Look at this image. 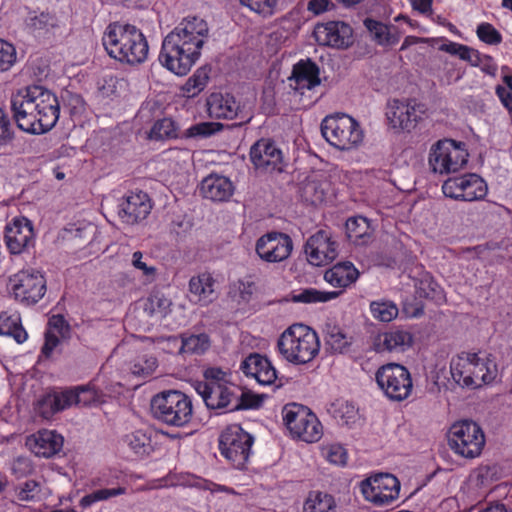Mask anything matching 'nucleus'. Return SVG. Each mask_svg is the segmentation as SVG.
<instances>
[{"instance_id":"f704fd0d","label":"nucleus","mask_w":512,"mask_h":512,"mask_svg":"<svg viewBox=\"0 0 512 512\" xmlns=\"http://www.w3.org/2000/svg\"><path fill=\"white\" fill-rule=\"evenodd\" d=\"M69 408L66 390L48 393L41 397L36 404V412L44 419H50L54 414Z\"/></svg>"},{"instance_id":"58836bf2","label":"nucleus","mask_w":512,"mask_h":512,"mask_svg":"<svg viewBox=\"0 0 512 512\" xmlns=\"http://www.w3.org/2000/svg\"><path fill=\"white\" fill-rule=\"evenodd\" d=\"M334 498L321 492L310 493L303 505V512H335Z\"/></svg>"},{"instance_id":"39448f33","label":"nucleus","mask_w":512,"mask_h":512,"mask_svg":"<svg viewBox=\"0 0 512 512\" xmlns=\"http://www.w3.org/2000/svg\"><path fill=\"white\" fill-rule=\"evenodd\" d=\"M277 347L284 360L294 365L311 362L320 351L317 333L304 324H293L279 337Z\"/></svg>"},{"instance_id":"473e14b6","label":"nucleus","mask_w":512,"mask_h":512,"mask_svg":"<svg viewBox=\"0 0 512 512\" xmlns=\"http://www.w3.org/2000/svg\"><path fill=\"white\" fill-rule=\"evenodd\" d=\"M0 335L9 336L18 344H22L28 339V333L23 327L20 314L17 311L7 310L0 313Z\"/></svg>"},{"instance_id":"aec40b11","label":"nucleus","mask_w":512,"mask_h":512,"mask_svg":"<svg viewBox=\"0 0 512 512\" xmlns=\"http://www.w3.org/2000/svg\"><path fill=\"white\" fill-rule=\"evenodd\" d=\"M151 200L143 191L131 192L125 195L118 204V216L123 223L137 224L150 214Z\"/></svg>"},{"instance_id":"864d4df0","label":"nucleus","mask_w":512,"mask_h":512,"mask_svg":"<svg viewBox=\"0 0 512 512\" xmlns=\"http://www.w3.org/2000/svg\"><path fill=\"white\" fill-rule=\"evenodd\" d=\"M150 137L155 140L177 137V127L171 118L158 120L152 127Z\"/></svg>"},{"instance_id":"3c124183","label":"nucleus","mask_w":512,"mask_h":512,"mask_svg":"<svg viewBox=\"0 0 512 512\" xmlns=\"http://www.w3.org/2000/svg\"><path fill=\"white\" fill-rule=\"evenodd\" d=\"M242 6L260 15L263 18L275 14L278 0H239Z\"/></svg>"},{"instance_id":"338daca9","label":"nucleus","mask_w":512,"mask_h":512,"mask_svg":"<svg viewBox=\"0 0 512 512\" xmlns=\"http://www.w3.org/2000/svg\"><path fill=\"white\" fill-rule=\"evenodd\" d=\"M475 67L480 68L482 72L490 76H495L497 73V64L494 59L482 53Z\"/></svg>"},{"instance_id":"774afa93","label":"nucleus","mask_w":512,"mask_h":512,"mask_svg":"<svg viewBox=\"0 0 512 512\" xmlns=\"http://www.w3.org/2000/svg\"><path fill=\"white\" fill-rule=\"evenodd\" d=\"M60 335H57L55 332L51 330H47L45 333V343L42 347V353L49 357L54 349L59 345L60 343Z\"/></svg>"},{"instance_id":"0eeeda50","label":"nucleus","mask_w":512,"mask_h":512,"mask_svg":"<svg viewBox=\"0 0 512 512\" xmlns=\"http://www.w3.org/2000/svg\"><path fill=\"white\" fill-rule=\"evenodd\" d=\"M151 412L156 419L165 424L182 427L190 422L193 405L185 393L178 390H167L152 398Z\"/></svg>"},{"instance_id":"9d476101","label":"nucleus","mask_w":512,"mask_h":512,"mask_svg":"<svg viewBox=\"0 0 512 512\" xmlns=\"http://www.w3.org/2000/svg\"><path fill=\"white\" fill-rule=\"evenodd\" d=\"M450 449L466 459L478 457L485 445V435L481 427L469 420L454 423L448 433Z\"/></svg>"},{"instance_id":"37998d69","label":"nucleus","mask_w":512,"mask_h":512,"mask_svg":"<svg viewBox=\"0 0 512 512\" xmlns=\"http://www.w3.org/2000/svg\"><path fill=\"white\" fill-rule=\"evenodd\" d=\"M171 300L162 293L151 294L145 301L144 312L150 316L164 317L170 310Z\"/></svg>"},{"instance_id":"e433bc0d","label":"nucleus","mask_w":512,"mask_h":512,"mask_svg":"<svg viewBox=\"0 0 512 512\" xmlns=\"http://www.w3.org/2000/svg\"><path fill=\"white\" fill-rule=\"evenodd\" d=\"M439 50L450 55L457 56L459 59L468 62L473 67L476 66L481 55L477 49L453 41H446L441 44L439 46Z\"/></svg>"},{"instance_id":"c756f323","label":"nucleus","mask_w":512,"mask_h":512,"mask_svg":"<svg viewBox=\"0 0 512 512\" xmlns=\"http://www.w3.org/2000/svg\"><path fill=\"white\" fill-rule=\"evenodd\" d=\"M169 342L180 344L179 354L203 355L211 347V339L207 333L189 334L183 333L179 337L172 336Z\"/></svg>"},{"instance_id":"5701e85b","label":"nucleus","mask_w":512,"mask_h":512,"mask_svg":"<svg viewBox=\"0 0 512 512\" xmlns=\"http://www.w3.org/2000/svg\"><path fill=\"white\" fill-rule=\"evenodd\" d=\"M5 241L12 254H20L34 241L31 222L25 217H16L6 226Z\"/></svg>"},{"instance_id":"bb28decb","label":"nucleus","mask_w":512,"mask_h":512,"mask_svg":"<svg viewBox=\"0 0 512 512\" xmlns=\"http://www.w3.org/2000/svg\"><path fill=\"white\" fill-rule=\"evenodd\" d=\"M215 280L209 273H201L189 280V300L201 306H207L216 298Z\"/></svg>"},{"instance_id":"4468645a","label":"nucleus","mask_w":512,"mask_h":512,"mask_svg":"<svg viewBox=\"0 0 512 512\" xmlns=\"http://www.w3.org/2000/svg\"><path fill=\"white\" fill-rule=\"evenodd\" d=\"M427 114L424 104L415 100H391L387 104L386 118L389 126L396 132H411Z\"/></svg>"},{"instance_id":"13d9d810","label":"nucleus","mask_w":512,"mask_h":512,"mask_svg":"<svg viewBox=\"0 0 512 512\" xmlns=\"http://www.w3.org/2000/svg\"><path fill=\"white\" fill-rule=\"evenodd\" d=\"M16 62L14 46L0 39V72L9 70Z\"/></svg>"},{"instance_id":"6ab92c4d","label":"nucleus","mask_w":512,"mask_h":512,"mask_svg":"<svg viewBox=\"0 0 512 512\" xmlns=\"http://www.w3.org/2000/svg\"><path fill=\"white\" fill-rule=\"evenodd\" d=\"M249 154L255 169L264 173L282 171L283 152L274 141L258 140L251 146Z\"/></svg>"},{"instance_id":"20e7f679","label":"nucleus","mask_w":512,"mask_h":512,"mask_svg":"<svg viewBox=\"0 0 512 512\" xmlns=\"http://www.w3.org/2000/svg\"><path fill=\"white\" fill-rule=\"evenodd\" d=\"M452 379L462 388L478 389L499 376L496 357L489 353L462 352L451 359Z\"/></svg>"},{"instance_id":"4d7b16f0","label":"nucleus","mask_w":512,"mask_h":512,"mask_svg":"<svg viewBox=\"0 0 512 512\" xmlns=\"http://www.w3.org/2000/svg\"><path fill=\"white\" fill-rule=\"evenodd\" d=\"M301 191L303 199L312 205H318L325 199V192L316 181L306 182Z\"/></svg>"},{"instance_id":"79ce46f5","label":"nucleus","mask_w":512,"mask_h":512,"mask_svg":"<svg viewBox=\"0 0 512 512\" xmlns=\"http://www.w3.org/2000/svg\"><path fill=\"white\" fill-rule=\"evenodd\" d=\"M340 295L338 291H320L315 288L303 289L292 295V301L295 303H324L337 298Z\"/></svg>"},{"instance_id":"e2e57ef3","label":"nucleus","mask_w":512,"mask_h":512,"mask_svg":"<svg viewBox=\"0 0 512 512\" xmlns=\"http://www.w3.org/2000/svg\"><path fill=\"white\" fill-rule=\"evenodd\" d=\"M38 493V483L34 480H28L18 487L17 498L20 501H32L37 497Z\"/></svg>"},{"instance_id":"2f4dec72","label":"nucleus","mask_w":512,"mask_h":512,"mask_svg":"<svg viewBox=\"0 0 512 512\" xmlns=\"http://www.w3.org/2000/svg\"><path fill=\"white\" fill-rule=\"evenodd\" d=\"M363 24L378 45L392 46L400 40V32L394 25H387L372 18H366Z\"/></svg>"},{"instance_id":"5fc2aeb1","label":"nucleus","mask_w":512,"mask_h":512,"mask_svg":"<svg viewBox=\"0 0 512 512\" xmlns=\"http://www.w3.org/2000/svg\"><path fill=\"white\" fill-rule=\"evenodd\" d=\"M158 366L157 359L152 355L138 357L131 366V372L140 377H148L154 373Z\"/></svg>"},{"instance_id":"c9c22d12","label":"nucleus","mask_w":512,"mask_h":512,"mask_svg":"<svg viewBox=\"0 0 512 512\" xmlns=\"http://www.w3.org/2000/svg\"><path fill=\"white\" fill-rule=\"evenodd\" d=\"M66 395L68 397L69 407L73 404L79 406H94L103 402V393L91 384L68 389L66 390Z\"/></svg>"},{"instance_id":"72a5a7b5","label":"nucleus","mask_w":512,"mask_h":512,"mask_svg":"<svg viewBox=\"0 0 512 512\" xmlns=\"http://www.w3.org/2000/svg\"><path fill=\"white\" fill-rule=\"evenodd\" d=\"M358 276L359 272L351 262H342L327 270L324 279L334 287L346 288L354 283Z\"/></svg>"},{"instance_id":"c03bdc74","label":"nucleus","mask_w":512,"mask_h":512,"mask_svg":"<svg viewBox=\"0 0 512 512\" xmlns=\"http://www.w3.org/2000/svg\"><path fill=\"white\" fill-rule=\"evenodd\" d=\"M208 80L209 76L207 71L203 68L197 69L182 86L183 96L193 98L199 95L207 86Z\"/></svg>"},{"instance_id":"c85d7f7f","label":"nucleus","mask_w":512,"mask_h":512,"mask_svg":"<svg viewBox=\"0 0 512 512\" xmlns=\"http://www.w3.org/2000/svg\"><path fill=\"white\" fill-rule=\"evenodd\" d=\"M289 79L295 90L312 89L320 84L319 68L310 59L300 60L294 65Z\"/></svg>"},{"instance_id":"4c0bfd02","label":"nucleus","mask_w":512,"mask_h":512,"mask_svg":"<svg viewBox=\"0 0 512 512\" xmlns=\"http://www.w3.org/2000/svg\"><path fill=\"white\" fill-rule=\"evenodd\" d=\"M122 443L138 456L147 455L152 451L151 439L142 430L126 434L122 439Z\"/></svg>"},{"instance_id":"7ed1b4c3","label":"nucleus","mask_w":512,"mask_h":512,"mask_svg":"<svg viewBox=\"0 0 512 512\" xmlns=\"http://www.w3.org/2000/svg\"><path fill=\"white\" fill-rule=\"evenodd\" d=\"M102 43L108 55L121 63L137 65L148 58L149 45L145 35L131 24H109L103 34Z\"/></svg>"},{"instance_id":"393cba45","label":"nucleus","mask_w":512,"mask_h":512,"mask_svg":"<svg viewBox=\"0 0 512 512\" xmlns=\"http://www.w3.org/2000/svg\"><path fill=\"white\" fill-rule=\"evenodd\" d=\"M413 344V336L402 329H390L378 333L372 341L373 349L378 353H401Z\"/></svg>"},{"instance_id":"2eb2a0df","label":"nucleus","mask_w":512,"mask_h":512,"mask_svg":"<svg viewBox=\"0 0 512 512\" xmlns=\"http://www.w3.org/2000/svg\"><path fill=\"white\" fill-rule=\"evenodd\" d=\"M360 491L367 501L377 506H385L398 499L400 482L392 474L381 473L363 480Z\"/></svg>"},{"instance_id":"f03ea898","label":"nucleus","mask_w":512,"mask_h":512,"mask_svg":"<svg viewBox=\"0 0 512 512\" xmlns=\"http://www.w3.org/2000/svg\"><path fill=\"white\" fill-rule=\"evenodd\" d=\"M10 106L18 128L30 134L50 131L60 115L58 98L41 85H31L12 94Z\"/></svg>"},{"instance_id":"412c9836","label":"nucleus","mask_w":512,"mask_h":512,"mask_svg":"<svg viewBox=\"0 0 512 512\" xmlns=\"http://www.w3.org/2000/svg\"><path fill=\"white\" fill-rule=\"evenodd\" d=\"M305 253L310 264L323 266L331 263L338 255L337 244L323 230L316 232L306 242Z\"/></svg>"},{"instance_id":"6e6d98bb","label":"nucleus","mask_w":512,"mask_h":512,"mask_svg":"<svg viewBox=\"0 0 512 512\" xmlns=\"http://www.w3.org/2000/svg\"><path fill=\"white\" fill-rule=\"evenodd\" d=\"M477 37L488 45H498L502 42L501 33L490 23L483 22L477 26Z\"/></svg>"},{"instance_id":"4be33fe9","label":"nucleus","mask_w":512,"mask_h":512,"mask_svg":"<svg viewBox=\"0 0 512 512\" xmlns=\"http://www.w3.org/2000/svg\"><path fill=\"white\" fill-rule=\"evenodd\" d=\"M314 37L318 44L345 48L352 43V28L342 21H330L316 25Z\"/></svg>"},{"instance_id":"a19ab883","label":"nucleus","mask_w":512,"mask_h":512,"mask_svg":"<svg viewBox=\"0 0 512 512\" xmlns=\"http://www.w3.org/2000/svg\"><path fill=\"white\" fill-rule=\"evenodd\" d=\"M416 292L419 297L441 301L444 298L443 290L433 277L425 273L416 283Z\"/></svg>"},{"instance_id":"1a4fd4ad","label":"nucleus","mask_w":512,"mask_h":512,"mask_svg":"<svg viewBox=\"0 0 512 512\" xmlns=\"http://www.w3.org/2000/svg\"><path fill=\"white\" fill-rule=\"evenodd\" d=\"M282 418L293 438L314 443L323 435L321 422L309 408L303 405L297 403L285 405L282 409Z\"/></svg>"},{"instance_id":"603ef678","label":"nucleus","mask_w":512,"mask_h":512,"mask_svg":"<svg viewBox=\"0 0 512 512\" xmlns=\"http://www.w3.org/2000/svg\"><path fill=\"white\" fill-rule=\"evenodd\" d=\"M256 289V284L252 280L238 281L231 291L232 299L236 303H249Z\"/></svg>"},{"instance_id":"7c9ffc66","label":"nucleus","mask_w":512,"mask_h":512,"mask_svg":"<svg viewBox=\"0 0 512 512\" xmlns=\"http://www.w3.org/2000/svg\"><path fill=\"white\" fill-rule=\"evenodd\" d=\"M201 193L207 199L221 202L231 197L233 186L224 176L210 175L202 181Z\"/></svg>"},{"instance_id":"8fccbe9b","label":"nucleus","mask_w":512,"mask_h":512,"mask_svg":"<svg viewBox=\"0 0 512 512\" xmlns=\"http://www.w3.org/2000/svg\"><path fill=\"white\" fill-rule=\"evenodd\" d=\"M322 456L336 466L344 467L348 461L347 450L338 443L327 444L321 449Z\"/></svg>"},{"instance_id":"052dcab7","label":"nucleus","mask_w":512,"mask_h":512,"mask_svg":"<svg viewBox=\"0 0 512 512\" xmlns=\"http://www.w3.org/2000/svg\"><path fill=\"white\" fill-rule=\"evenodd\" d=\"M143 254L140 251H136L132 254V266L135 269H138L142 272V274L147 277L149 281H154L156 278L157 269L152 265H148V263L143 259Z\"/></svg>"},{"instance_id":"ddd939ff","label":"nucleus","mask_w":512,"mask_h":512,"mask_svg":"<svg viewBox=\"0 0 512 512\" xmlns=\"http://www.w3.org/2000/svg\"><path fill=\"white\" fill-rule=\"evenodd\" d=\"M375 380L391 401L406 400L412 393L413 383L409 370L397 363H388L381 366L375 373Z\"/></svg>"},{"instance_id":"f257e3e1","label":"nucleus","mask_w":512,"mask_h":512,"mask_svg":"<svg viewBox=\"0 0 512 512\" xmlns=\"http://www.w3.org/2000/svg\"><path fill=\"white\" fill-rule=\"evenodd\" d=\"M209 34L207 22L199 17L184 18L162 42L160 63L178 76L186 75L201 55Z\"/></svg>"},{"instance_id":"9b49d317","label":"nucleus","mask_w":512,"mask_h":512,"mask_svg":"<svg viewBox=\"0 0 512 512\" xmlns=\"http://www.w3.org/2000/svg\"><path fill=\"white\" fill-rule=\"evenodd\" d=\"M254 438L239 425L225 428L219 436L220 454L236 469H244L251 455Z\"/></svg>"},{"instance_id":"423d86ee","label":"nucleus","mask_w":512,"mask_h":512,"mask_svg":"<svg viewBox=\"0 0 512 512\" xmlns=\"http://www.w3.org/2000/svg\"><path fill=\"white\" fill-rule=\"evenodd\" d=\"M196 391L209 409L227 408L228 411H236L257 405L255 396L233 383H198Z\"/></svg>"},{"instance_id":"a18cd8bd","label":"nucleus","mask_w":512,"mask_h":512,"mask_svg":"<svg viewBox=\"0 0 512 512\" xmlns=\"http://www.w3.org/2000/svg\"><path fill=\"white\" fill-rule=\"evenodd\" d=\"M370 312L380 322H391L398 316L399 310L392 301L378 300L370 303Z\"/></svg>"},{"instance_id":"dca6fc26","label":"nucleus","mask_w":512,"mask_h":512,"mask_svg":"<svg viewBox=\"0 0 512 512\" xmlns=\"http://www.w3.org/2000/svg\"><path fill=\"white\" fill-rule=\"evenodd\" d=\"M9 289L24 304L37 303L46 292L44 276L34 270H22L9 278Z\"/></svg>"},{"instance_id":"b1692460","label":"nucleus","mask_w":512,"mask_h":512,"mask_svg":"<svg viewBox=\"0 0 512 512\" xmlns=\"http://www.w3.org/2000/svg\"><path fill=\"white\" fill-rule=\"evenodd\" d=\"M64 438L55 430L42 429L26 438V446L38 457L50 458L59 453Z\"/></svg>"},{"instance_id":"f8f14e48","label":"nucleus","mask_w":512,"mask_h":512,"mask_svg":"<svg viewBox=\"0 0 512 512\" xmlns=\"http://www.w3.org/2000/svg\"><path fill=\"white\" fill-rule=\"evenodd\" d=\"M468 161L464 144L452 139H443L433 144L429 151L428 163L434 173L458 172Z\"/></svg>"},{"instance_id":"0e129e2a","label":"nucleus","mask_w":512,"mask_h":512,"mask_svg":"<svg viewBox=\"0 0 512 512\" xmlns=\"http://www.w3.org/2000/svg\"><path fill=\"white\" fill-rule=\"evenodd\" d=\"M48 330H51L62 338H65L70 332V327L62 315H53L49 319Z\"/></svg>"},{"instance_id":"69168bd1","label":"nucleus","mask_w":512,"mask_h":512,"mask_svg":"<svg viewBox=\"0 0 512 512\" xmlns=\"http://www.w3.org/2000/svg\"><path fill=\"white\" fill-rule=\"evenodd\" d=\"M13 138V129L9 118L0 108V144H7Z\"/></svg>"},{"instance_id":"bf43d9fd","label":"nucleus","mask_w":512,"mask_h":512,"mask_svg":"<svg viewBox=\"0 0 512 512\" xmlns=\"http://www.w3.org/2000/svg\"><path fill=\"white\" fill-rule=\"evenodd\" d=\"M26 24L33 31H44L55 25V18L49 13H40L30 16L26 20Z\"/></svg>"},{"instance_id":"de8ad7c7","label":"nucleus","mask_w":512,"mask_h":512,"mask_svg":"<svg viewBox=\"0 0 512 512\" xmlns=\"http://www.w3.org/2000/svg\"><path fill=\"white\" fill-rule=\"evenodd\" d=\"M223 129L219 122H200L187 128L184 132L186 138L203 139L208 138Z\"/></svg>"},{"instance_id":"49530a36","label":"nucleus","mask_w":512,"mask_h":512,"mask_svg":"<svg viewBox=\"0 0 512 512\" xmlns=\"http://www.w3.org/2000/svg\"><path fill=\"white\" fill-rule=\"evenodd\" d=\"M334 418L343 425L352 426L359 419V411L348 401H337L333 405Z\"/></svg>"},{"instance_id":"ea45409f","label":"nucleus","mask_w":512,"mask_h":512,"mask_svg":"<svg viewBox=\"0 0 512 512\" xmlns=\"http://www.w3.org/2000/svg\"><path fill=\"white\" fill-rule=\"evenodd\" d=\"M324 339L328 348L335 353L343 352L350 344L342 329L333 324H326Z\"/></svg>"},{"instance_id":"f3484780","label":"nucleus","mask_w":512,"mask_h":512,"mask_svg":"<svg viewBox=\"0 0 512 512\" xmlns=\"http://www.w3.org/2000/svg\"><path fill=\"white\" fill-rule=\"evenodd\" d=\"M442 191L446 197L476 201L483 199L488 191L485 181L476 174H467L447 179L442 185Z\"/></svg>"},{"instance_id":"a878e982","label":"nucleus","mask_w":512,"mask_h":512,"mask_svg":"<svg viewBox=\"0 0 512 512\" xmlns=\"http://www.w3.org/2000/svg\"><path fill=\"white\" fill-rule=\"evenodd\" d=\"M241 370L251 376L261 385H272L277 379V373L271 362L259 354L249 355L242 363Z\"/></svg>"},{"instance_id":"680f3d73","label":"nucleus","mask_w":512,"mask_h":512,"mask_svg":"<svg viewBox=\"0 0 512 512\" xmlns=\"http://www.w3.org/2000/svg\"><path fill=\"white\" fill-rule=\"evenodd\" d=\"M346 228L349 238L356 240L367 234L368 225L365 218H351L347 221Z\"/></svg>"},{"instance_id":"cd10ccee","label":"nucleus","mask_w":512,"mask_h":512,"mask_svg":"<svg viewBox=\"0 0 512 512\" xmlns=\"http://www.w3.org/2000/svg\"><path fill=\"white\" fill-rule=\"evenodd\" d=\"M208 114L218 119H234L240 110L235 97L228 93L214 92L206 101Z\"/></svg>"},{"instance_id":"09e8293b","label":"nucleus","mask_w":512,"mask_h":512,"mask_svg":"<svg viewBox=\"0 0 512 512\" xmlns=\"http://www.w3.org/2000/svg\"><path fill=\"white\" fill-rule=\"evenodd\" d=\"M125 492H126V489L123 487L104 488V489L96 490V491L82 497L80 500V506L82 508H88L96 502L108 500L109 498L125 494Z\"/></svg>"},{"instance_id":"6e6552de","label":"nucleus","mask_w":512,"mask_h":512,"mask_svg":"<svg viewBox=\"0 0 512 512\" xmlns=\"http://www.w3.org/2000/svg\"><path fill=\"white\" fill-rule=\"evenodd\" d=\"M320 130L323 138L341 151L357 148L364 138L359 123L346 114L326 116L321 122Z\"/></svg>"},{"instance_id":"a211bd4d","label":"nucleus","mask_w":512,"mask_h":512,"mask_svg":"<svg viewBox=\"0 0 512 512\" xmlns=\"http://www.w3.org/2000/svg\"><path fill=\"white\" fill-rule=\"evenodd\" d=\"M293 250L290 236L281 232H270L261 236L255 245V251L261 260L278 263L286 260Z\"/></svg>"}]
</instances>
